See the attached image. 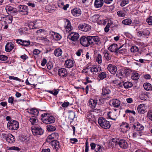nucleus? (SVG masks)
I'll return each mask as SVG.
<instances>
[{
  "instance_id": "obj_1",
  "label": "nucleus",
  "mask_w": 152,
  "mask_h": 152,
  "mask_svg": "<svg viewBox=\"0 0 152 152\" xmlns=\"http://www.w3.org/2000/svg\"><path fill=\"white\" fill-rule=\"evenodd\" d=\"M42 121L46 124H50L54 123L55 121L54 117L48 113H43L41 116Z\"/></svg>"
},
{
  "instance_id": "obj_2",
  "label": "nucleus",
  "mask_w": 152,
  "mask_h": 152,
  "mask_svg": "<svg viewBox=\"0 0 152 152\" xmlns=\"http://www.w3.org/2000/svg\"><path fill=\"white\" fill-rule=\"evenodd\" d=\"M86 69H87L86 73L90 71L94 74H96V73L101 70L100 67L96 65L93 66L90 64H87Z\"/></svg>"
},
{
  "instance_id": "obj_3",
  "label": "nucleus",
  "mask_w": 152,
  "mask_h": 152,
  "mask_svg": "<svg viewBox=\"0 0 152 152\" xmlns=\"http://www.w3.org/2000/svg\"><path fill=\"white\" fill-rule=\"evenodd\" d=\"M7 127L11 130H16L19 128V124L17 121L11 120L8 122Z\"/></svg>"
},
{
  "instance_id": "obj_4",
  "label": "nucleus",
  "mask_w": 152,
  "mask_h": 152,
  "mask_svg": "<svg viewBox=\"0 0 152 152\" xmlns=\"http://www.w3.org/2000/svg\"><path fill=\"white\" fill-rule=\"evenodd\" d=\"M98 123L100 126L104 129H108L110 127V122L103 117H100L99 118Z\"/></svg>"
},
{
  "instance_id": "obj_5",
  "label": "nucleus",
  "mask_w": 152,
  "mask_h": 152,
  "mask_svg": "<svg viewBox=\"0 0 152 152\" xmlns=\"http://www.w3.org/2000/svg\"><path fill=\"white\" fill-rule=\"evenodd\" d=\"M86 39L87 40L86 47H88L91 44L94 43V42L95 44L98 45V42L99 41V39L97 36H88L86 38Z\"/></svg>"
},
{
  "instance_id": "obj_6",
  "label": "nucleus",
  "mask_w": 152,
  "mask_h": 152,
  "mask_svg": "<svg viewBox=\"0 0 152 152\" xmlns=\"http://www.w3.org/2000/svg\"><path fill=\"white\" fill-rule=\"evenodd\" d=\"M33 134L34 135H41L44 132V130L39 127H35L32 129Z\"/></svg>"
},
{
  "instance_id": "obj_7",
  "label": "nucleus",
  "mask_w": 152,
  "mask_h": 152,
  "mask_svg": "<svg viewBox=\"0 0 152 152\" xmlns=\"http://www.w3.org/2000/svg\"><path fill=\"white\" fill-rule=\"evenodd\" d=\"M18 10L23 15H27L28 13V7L25 5H20L18 7Z\"/></svg>"
},
{
  "instance_id": "obj_8",
  "label": "nucleus",
  "mask_w": 152,
  "mask_h": 152,
  "mask_svg": "<svg viewBox=\"0 0 152 152\" xmlns=\"http://www.w3.org/2000/svg\"><path fill=\"white\" fill-rule=\"evenodd\" d=\"M124 45H123L118 47V45L117 44H113L111 45L108 48V50L111 52L118 53V50L121 48Z\"/></svg>"
},
{
  "instance_id": "obj_9",
  "label": "nucleus",
  "mask_w": 152,
  "mask_h": 152,
  "mask_svg": "<svg viewBox=\"0 0 152 152\" xmlns=\"http://www.w3.org/2000/svg\"><path fill=\"white\" fill-rule=\"evenodd\" d=\"M79 34L76 32H71L68 34L67 38L70 40L75 42L79 38Z\"/></svg>"
},
{
  "instance_id": "obj_10",
  "label": "nucleus",
  "mask_w": 152,
  "mask_h": 152,
  "mask_svg": "<svg viewBox=\"0 0 152 152\" xmlns=\"http://www.w3.org/2000/svg\"><path fill=\"white\" fill-rule=\"evenodd\" d=\"M58 133L54 132L52 133L51 134L49 135L46 141L48 142L54 141V140H56L58 139Z\"/></svg>"
},
{
  "instance_id": "obj_11",
  "label": "nucleus",
  "mask_w": 152,
  "mask_h": 152,
  "mask_svg": "<svg viewBox=\"0 0 152 152\" xmlns=\"http://www.w3.org/2000/svg\"><path fill=\"white\" fill-rule=\"evenodd\" d=\"M110 105L115 107H118L121 104V102L119 99H113L111 100L110 102Z\"/></svg>"
},
{
  "instance_id": "obj_12",
  "label": "nucleus",
  "mask_w": 152,
  "mask_h": 152,
  "mask_svg": "<svg viewBox=\"0 0 152 152\" xmlns=\"http://www.w3.org/2000/svg\"><path fill=\"white\" fill-rule=\"evenodd\" d=\"M107 69L113 75L116 74L117 70L116 67L112 64H109L107 66Z\"/></svg>"
},
{
  "instance_id": "obj_13",
  "label": "nucleus",
  "mask_w": 152,
  "mask_h": 152,
  "mask_svg": "<svg viewBox=\"0 0 152 152\" xmlns=\"http://www.w3.org/2000/svg\"><path fill=\"white\" fill-rule=\"evenodd\" d=\"M67 72L66 69L64 68H61L58 69V75L61 77H64L67 75Z\"/></svg>"
},
{
  "instance_id": "obj_14",
  "label": "nucleus",
  "mask_w": 152,
  "mask_h": 152,
  "mask_svg": "<svg viewBox=\"0 0 152 152\" xmlns=\"http://www.w3.org/2000/svg\"><path fill=\"white\" fill-rule=\"evenodd\" d=\"M65 23V31L66 32L69 33L72 29L70 22L68 20L66 19Z\"/></svg>"
},
{
  "instance_id": "obj_15",
  "label": "nucleus",
  "mask_w": 152,
  "mask_h": 152,
  "mask_svg": "<svg viewBox=\"0 0 152 152\" xmlns=\"http://www.w3.org/2000/svg\"><path fill=\"white\" fill-rule=\"evenodd\" d=\"M118 144L121 148L125 149L128 146L126 140L124 139L120 140L118 142Z\"/></svg>"
},
{
  "instance_id": "obj_16",
  "label": "nucleus",
  "mask_w": 152,
  "mask_h": 152,
  "mask_svg": "<svg viewBox=\"0 0 152 152\" xmlns=\"http://www.w3.org/2000/svg\"><path fill=\"white\" fill-rule=\"evenodd\" d=\"M121 129L123 132H126L130 129L129 125L126 122L122 123L120 125Z\"/></svg>"
},
{
  "instance_id": "obj_17",
  "label": "nucleus",
  "mask_w": 152,
  "mask_h": 152,
  "mask_svg": "<svg viewBox=\"0 0 152 152\" xmlns=\"http://www.w3.org/2000/svg\"><path fill=\"white\" fill-rule=\"evenodd\" d=\"M133 127L134 129L136 131L143 130L144 128L142 125L141 124L138 122L135 123L133 125Z\"/></svg>"
},
{
  "instance_id": "obj_18",
  "label": "nucleus",
  "mask_w": 152,
  "mask_h": 152,
  "mask_svg": "<svg viewBox=\"0 0 152 152\" xmlns=\"http://www.w3.org/2000/svg\"><path fill=\"white\" fill-rule=\"evenodd\" d=\"M150 34L149 31L147 29H144L143 31H140L137 32V35L139 37H143L148 36Z\"/></svg>"
},
{
  "instance_id": "obj_19",
  "label": "nucleus",
  "mask_w": 152,
  "mask_h": 152,
  "mask_svg": "<svg viewBox=\"0 0 152 152\" xmlns=\"http://www.w3.org/2000/svg\"><path fill=\"white\" fill-rule=\"evenodd\" d=\"M108 118L111 120L116 121L117 119V114L115 111H110L107 114Z\"/></svg>"
},
{
  "instance_id": "obj_20",
  "label": "nucleus",
  "mask_w": 152,
  "mask_h": 152,
  "mask_svg": "<svg viewBox=\"0 0 152 152\" xmlns=\"http://www.w3.org/2000/svg\"><path fill=\"white\" fill-rule=\"evenodd\" d=\"M16 42L22 45L26 46L30 45V41L23 40L21 39H17L16 40Z\"/></svg>"
},
{
  "instance_id": "obj_21",
  "label": "nucleus",
  "mask_w": 152,
  "mask_h": 152,
  "mask_svg": "<svg viewBox=\"0 0 152 152\" xmlns=\"http://www.w3.org/2000/svg\"><path fill=\"white\" fill-rule=\"evenodd\" d=\"M5 137L6 141L9 143H12L15 141L14 136L11 134H9Z\"/></svg>"
},
{
  "instance_id": "obj_22",
  "label": "nucleus",
  "mask_w": 152,
  "mask_h": 152,
  "mask_svg": "<svg viewBox=\"0 0 152 152\" xmlns=\"http://www.w3.org/2000/svg\"><path fill=\"white\" fill-rule=\"evenodd\" d=\"M137 110L139 113H144L145 111V108L144 104H142L139 105L137 107Z\"/></svg>"
},
{
  "instance_id": "obj_23",
  "label": "nucleus",
  "mask_w": 152,
  "mask_h": 152,
  "mask_svg": "<svg viewBox=\"0 0 152 152\" xmlns=\"http://www.w3.org/2000/svg\"><path fill=\"white\" fill-rule=\"evenodd\" d=\"M14 48V44L11 42H8L5 46V50L7 52H10Z\"/></svg>"
},
{
  "instance_id": "obj_24",
  "label": "nucleus",
  "mask_w": 152,
  "mask_h": 152,
  "mask_svg": "<svg viewBox=\"0 0 152 152\" xmlns=\"http://www.w3.org/2000/svg\"><path fill=\"white\" fill-rule=\"evenodd\" d=\"M71 13L73 15L75 16H78L81 15V12L80 9L76 8L72 10Z\"/></svg>"
},
{
  "instance_id": "obj_25",
  "label": "nucleus",
  "mask_w": 152,
  "mask_h": 152,
  "mask_svg": "<svg viewBox=\"0 0 152 152\" xmlns=\"http://www.w3.org/2000/svg\"><path fill=\"white\" fill-rule=\"evenodd\" d=\"M103 0H96L94 2V6L96 8L101 7L103 6Z\"/></svg>"
},
{
  "instance_id": "obj_26",
  "label": "nucleus",
  "mask_w": 152,
  "mask_h": 152,
  "mask_svg": "<svg viewBox=\"0 0 152 152\" xmlns=\"http://www.w3.org/2000/svg\"><path fill=\"white\" fill-rule=\"evenodd\" d=\"M111 92L109 88L108 87H103L102 89V94L103 96L108 95Z\"/></svg>"
},
{
  "instance_id": "obj_27",
  "label": "nucleus",
  "mask_w": 152,
  "mask_h": 152,
  "mask_svg": "<svg viewBox=\"0 0 152 152\" xmlns=\"http://www.w3.org/2000/svg\"><path fill=\"white\" fill-rule=\"evenodd\" d=\"M89 105L92 108H94L97 104L96 100L95 99H90L88 101Z\"/></svg>"
},
{
  "instance_id": "obj_28",
  "label": "nucleus",
  "mask_w": 152,
  "mask_h": 152,
  "mask_svg": "<svg viewBox=\"0 0 152 152\" xmlns=\"http://www.w3.org/2000/svg\"><path fill=\"white\" fill-rule=\"evenodd\" d=\"M64 65L66 67L71 68L73 66V62L72 60L70 59L66 60L65 61Z\"/></svg>"
},
{
  "instance_id": "obj_29",
  "label": "nucleus",
  "mask_w": 152,
  "mask_h": 152,
  "mask_svg": "<svg viewBox=\"0 0 152 152\" xmlns=\"http://www.w3.org/2000/svg\"><path fill=\"white\" fill-rule=\"evenodd\" d=\"M51 35L53 37V39L55 40H59L61 38V35L58 33L52 31L51 33Z\"/></svg>"
},
{
  "instance_id": "obj_30",
  "label": "nucleus",
  "mask_w": 152,
  "mask_h": 152,
  "mask_svg": "<svg viewBox=\"0 0 152 152\" xmlns=\"http://www.w3.org/2000/svg\"><path fill=\"white\" fill-rule=\"evenodd\" d=\"M12 17L10 15H7L3 18V20L6 23H11L12 21Z\"/></svg>"
},
{
  "instance_id": "obj_31",
  "label": "nucleus",
  "mask_w": 152,
  "mask_h": 152,
  "mask_svg": "<svg viewBox=\"0 0 152 152\" xmlns=\"http://www.w3.org/2000/svg\"><path fill=\"white\" fill-rule=\"evenodd\" d=\"M104 58L107 61L110 60L111 56L109 53V51L107 50H105L103 52Z\"/></svg>"
},
{
  "instance_id": "obj_32",
  "label": "nucleus",
  "mask_w": 152,
  "mask_h": 152,
  "mask_svg": "<svg viewBox=\"0 0 152 152\" xmlns=\"http://www.w3.org/2000/svg\"><path fill=\"white\" fill-rule=\"evenodd\" d=\"M6 10L10 13H13L17 12V10L16 8L13 7L11 6H7L6 7Z\"/></svg>"
},
{
  "instance_id": "obj_33",
  "label": "nucleus",
  "mask_w": 152,
  "mask_h": 152,
  "mask_svg": "<svg viewBox=\"0 0 152 152\" xmlns=\"http://www.w3.org/2000/svg\"><path fill=\"white\" fill-rule=\"evenodd\" d=\"M143 87L145 90L147 91L152 90V86L149 83H145L143 85Z\"/></svg>"
},
{
  "instance_id": "obj_34",
  "label": "nucleus",
  "mask_w": 152,
  "mask_h": 152,
  "mask_svg": "<svg viewBox=\"0 0 152 152\" xmlns=\"http://www.w3.org/2000/svg\"><path fill=\"white\" fill-rule=\"evenodd\" d=\"M62 53V50L60 48H57L54 52V55L56 56L59 57L61 56Z\"/></svg>"
},
{
  "instance_id": "obj_35",
  "label": "nucleus",
  "mask_w": 152,
  "mask_h": 152,
  "mask_svg": "<svg viewBox=\"0 0 152 152\" xmlns=\"http://www.w3.org/2000/svg\"><path fill=\"white\" fill-rule=\"evenodd\" d=\"M28 112L35 116H37L39 113V111L38 110L35 108H32L29 110L28 111Z\"/></svg>"
},
{
  "instance_id": "obj_36",
  "label": "nucleus",
  "mask_w": 152,
  "mask_h": 152,
  "mask_svg": "<svg viewBox=\"0 0 152 152\" xmlns=\"http://www.w3.org/2000/svg\"><path fill=\"white\" fill-rule=\"evenodd\" d=\"M96 61L98 64H101L102 63V56L100 54H98L96 57Z\"/></svg>"
},
{
  "instance_id": "obj_37",
  "label": "nucleus",
  "mask_w": 152,
  "mask_h": 152,
  "mask_svg": "<svg viewBox=\"0 0 152 152\" xmlns=\"http://www.w3.org/2000/svg\"><path fill=\"white\" fill-rule=\"evenodd\" d=\"M69 118L71 120H73L75 117V112L72 111H69Z\"/></svg>"
},
{
  "instance_id": "obj_38",
  "label": "nucleus",
  "mask_w": 152,
  "mask_h": 152,
  "mask_svg": "<svg viewBox=\"0 0 152 152\" xmlns=\"http://www.w3.org/2000/svg\"><path fill=\"white\" fill-rule=\"evenodd\" d=\"M34 22V28H35V29L38 28L41 26L42 25V22L40 20H36L35 22Z\"/></svg>"
},
{
  "instance_id": "obj_39",
  "label": "nucleus",
  "mask_w": 152,
  "mask_h": 152,
  "mask_svg": "<svg viewBox=\"0 0 152 152\" xmlns=\"http://www.w3.org/2000/svg\"><path fill=\"white\" fill-rule=\"evenodd\" d=\"M30 121L32 125H36L37 122V118L34 116H32L30 119Z\"/></svg>"
},
{
  "instance_id": "obj_40",
  "label": "nucleus",
  "mask_w": 152,
  "mask_h": 152,
  "mask_svg": "<svg viewBox=\"0 0 152 152\" xmlns=\"http://www.w3.org/2000/svg\"><path fill=\"white\" fill-rule=\"evenodd\" d=\"M132 22V20L129 18L125 19L122 21V23L124 24L128 25L130 24Z\"/></svg>"
},
{
  "instance_id": "obj_41",
  "label": "nucleus",
  "mask_w": 152,
  "mask_h": 152,
  "mask_svg": "<svg viewBox=\"0 0 152 152\" xmlns=\"http://www.w3.org/2000/svg\"><path fill=\"white\" fill-rule=\"evenodd\" d=\"M133 85L132 83L129 82H126L124 83V86L125 88H128L132 87Z\"/></svg>"
},
{
  "instance_id": "obj_42",
  "label": "nucleus",
  "mask_w": 152,
  "mask_h": 152,
  "mask_svg": "<svg viewBox=\"0 0 152 152\" xmlns=\"http://www.w3.org/2000/svg\"><path fill=\"white\" fill-rule=\"evenodd\" d=\"M59 91V89H54L52 91L48 90L47 91L55 96L58 94Z\"/></svg>"
},
{
  "instance_id": "obj_43",
  "label": "nucleus",
  "mask_w": 152,
  "mask_h": 152,
  "mask_svg": "<svg viewBox=\"0 0 152 152\" xmlns=\"http://www.w3.org/2000/svg\"><path fill=\"white\" fill-rule=\"evenodd\" d=\"M80 44L83 46H86V36H83L81 37L80 39Z\"/></svg>"
},
{
  "instance_id": "obj_44",
  "label": "nucleus",
  "mask_w": 152,
  "mask_h": 152,
  "mask_svg": "<svg viewBox=\"0 0 152 152\" xmlns=\"http://www.w3.org/2000/svg\"><path fill=\"white\" fill-rule=\"evenodd\" d=\"M139 50L138 48L136 46H132L130 48L131 52L132 53H135Z\"/></svg>"
},
{
  "instance_id": "obj_45",
  "label": "nucleus",
  "mask_w": 152,
  "mask_h": 152,
  "mask_svg": "<svg viewBox=\"0 0 152 152\" xmlns=\"http://www.w3.org/2000/svg\"><path fill=\"white\" fill-rule=\"evenodd\" d=\"M139 77V74L138 73H133L132 74V78L134 80H137Z\"/></svg>"
},
{
  "instance_id": "obj_46",
  "label": "nucleus",
  "mask_w": 152,
  "mask_h": 152,
  "mask_svg": "<svg viewBox=\"0 0 152 152\" xmlns=\"http://www.w3.org/2000/svg\"><path fill=\"white\" fill-rule=\"evenodd\" d=\"M107 77V74L105 72H102L99 75V77L101 79L103 80Z\"/></svg>"
},
{
  "instance_id": "obj_47",
  "label": "nucleus",
  "mask_w": 152,
  "mask_h": 152,
  "mask_svg": "<svg viewBox=\"0 0 152 152\" xmlns=\"http://www.w3.org/2000/svg\"><path fill=\"white\" fill-rule=\"evenodd\" d=\"M20 148L17 147L15 146H13L11 147H10L8 148V150H15L16 151H19Z\"/></svg>"
},
{
  "instance_id": "obj_48",
  "label": "nucleus",
  "mask_w": 152,
  "mask_h": 152,
  "mask_svg": "<svg viewBox=\"0 0 152 152\" xmlns=\"http://www.w3.org/2000/svg\"><path fill=\"white\" fill-rule=\"evenodd\" d=\"M118 140L117 139V138H113L110 141V142H112L111 144L113 145H116L118 144Z\"/></svg>"
},
{
  "instance_id": "obj_49",
  "label": "nucleus",
  "mask_w": 152,
  "mask_h": 152,
  "mask_svg": "<svg viewBox=\"0 0 152 152\" xmlns=\"http://www.w3.org/2000/svg\"><path fill=\"white\" fill-rule=\"evenodd\" d=\"M47 129L49 131H53L56 130L55 127L54 126H47Z\"/></svg>"
},
{
  "instance_id": "obj_50",
  "label": "nucleus",
  "mask_w": 152,
  "mask_h": 152,
  "mask_svg": "<svg viewBox=\"0 0 152 152\" xmlns=\"http://www.w3.org/2000/svg\"><path fill=\"white\" fill-rule=\"evenodd\" d=\"M132 70L129 69H126L124 70V73L127 76H129L132 73Z\"/></svg>"
},
{
  "instance_id": "obj_51",
  "label": "nucleus",
  "mask_w": 152,
  "mask_h": 152,
  "mask_svg": "<svg viewBox=\"0 0 152 152\" xmlns=\"http://www.w3.org/2000/svg\"><path fill=\"white\" fill-rule=\"evenodd\" d=\"M102 147L99 145H97L96 146V148L95 151L97 152H101L102 150Z\"/></svg>"
},
{
  "instance_id": "obj_52",
  "label": "nucleus",
  "mask_w": 152,
  "mask_h": 152,
  "mask_svg": "<svg viewBox=\"0 0 152 152\" xmlns=\"http://www.w3.org/2000/svg\"><path fill=\"white\" fill-rule=\"evenodd\" d=\"M147 96L146 94L143 93H142L140 95V99L142 100H145L147 98Z\"/></svg>"
},
{
  "instance_id": "obj_53",
  "label": "nucleus",
  "mask_w": 152,
  "mask_h": 152,
  "mask_svg": "<svg viewBox=\"0 0 152 152\" xmlns=\"http://www.w3.org/2000/svg\"><path fill=\"white\" fill-rule=\"evenodd\" d=\"M28 26L30 29H34V22H31L28 24Z\"/></svg>"
},
{
  "instance_id": "obj_54",
  "label": "nucleus",
  "mask_w": 152,
  "mask_h": 152,
  "mask_svg": "<svg viewBox=\"0 0 152 152\" xmlns=\"http://www.w3.org/2000/svg\"><path fill=\"white\" fill-rule=\"evenodd\" d=\"M99 17V15L98 14H96L91 17V19L94 21H96L97 20Z\"/></svg>"
},
{
  "instance_id": "obj_55",
  "label": "nucleus",
  "mask_w": 152,
  "mask_h": 152,
  "mask_svg": "<svg viewBox=\"0 0 152 152\" xmlns=\"http://www.w3.org/2000/svg\"><path fill=\"white\" fill-rule=\"evenodd\" d=\"M129 3V1L128 0H123L121 2L120 5L121 7H123L125 6Z\"/></svg>"
},
{
  "instance_id": "obj_56",
  "label": "nucleus",
  "mask_w": 152,
  "mask_h": 152,
  "mask_svg": "<svg viewBox=\"0 0 152 152\" xmlns=\"http://www.w3.org/2000/svg\"><path fill=\"white\" fill-rule=\"evenodd\" d=\"M78 28L80 30L84 31L86 29V26L83 24H80L79 25Z\"/></svg>"
},
{
  "instance_id": "obj_57",
  "label": "nucleus",
  "mask_w": 152,
  "mask_h": 152,
  "mask_svg": "<svg viewBox=\"0 0 152 152\" xmlns=\"http://www.w3.org/2000/svg\"><path fill=\"white\" fill-rule=\"evenodd\" d=\"M116 76L120 78H122L123 77V74L121 71H118L116 75Z\"/></svg>"
},
{
  "instance_id": "obj_58",
  "label": "nucleus",
  "mask_w": 152,
  "mask_h": 152,
  "mask_svg": "<svg viewBox=\"0 0 152 152\" xmlns=\"http://www.w3.org/2000/svg\"><path fill=\"white\" fill-rule=\"evenodd\" d=\"M147 116L149 119L152 121V110H149Z\"/></svg>"
},
{
  "instance_id": "obj_59",
  "label": "nucleus",
  "mask_w": 152,
  "mask_h": 152,
  "mask_svg": "<svg viewBox=\"0 0 152 152\" xmlns=\"http://www.w3.org/2000/svg\"><path fill=\"white\" fill-rule=\"evenodd\" d=\"M58 6L61 8H62L64 6V3L61 1L59 0L58 1Z\"/></svg>"
},
{
  "instance_id": "obj_60",
  "label": "nucleus",
  "mask_w": 152,
  "mask_h": 152,
  "mask_svg": "<svg viewBox=\"0 0 152 152\" xmlns=\"http://www.w3.org/2000/svg\"><path fill=\"white\" fill-rule=\"evenodd\" d=\"M146 21L149 25L152 24V16H150L146 20Z\"/></svg>"
},
{
  "instance_id": "obj_61",
  "label": "nucleus",
  "mask_w": 152,
  "mask_h": 152,
  "mask_svg": "<svg viewBox=\"0 0 152 152\" xmlns=\"http://www.w3.org/2000/svg\"><path fill=\"white\" fill-rule=\"evenodd\" d=\"M117 15L120 17H124L125 16V13L122 11H118L117 12Z\"/></svg>"
},
{
  "instance_id": "obj_62",
  "label": "nucleus",
  "mask_w": 152,
  "mask_h": 152,
  "mask_svg": "<svg viewBox=\"0 0 152 152\" xmlns=\"http://www.w3.org/2000/svg\"><path fill=\"white\" fill-rule=\"evenodd\" d=\"M110 23H108L106 27H105L104 30V31L106 32H108L109 30V27L110 26Z\"/></svg>"
},
{
  "instance_id": "obj_63",
  "label": "nucleus",
  "mask_w": 152,
  "mask_h": 152,
  "mask_svg": "<svg viewBox=\"0 0 152 152\" xmlns=\"http://www.w3.org/2000/svg\"><path fill=\"white\" fill-rule=\"evenodd\" d=\"M7 57L4 55L0 56V60L2 61H5L7 59Z\"/></svg>"
},
{
  "instance_id": "obj_64",
  "label": "nucleus",
  "mask_w": 152,
  "mask_h": 152,
  "mask_svg": "<svg viewBox=\"0 0 152 152\" xmlns=\"http://www.w3.org/2000/svg\"><path fill=\"white\" fill-rule=\"evenodd\" d=\"M33 53L34 55H37L40 53V51L38 49H35L33 50Z\"/></svg>"
}]
</instances>
